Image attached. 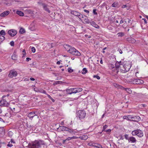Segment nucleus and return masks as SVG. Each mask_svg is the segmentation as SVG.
<instances>
[{"instance_id": "nucleus-1", "label": "nucleus", "mask_w": 148, "mask_h": 148, "mask_svg": "<svg viewBox=\"0 0 148 148\" xmlns=\"http://www.w3.org/2000/svg\"><path fill=\"white\" fill-rule=\"evenodd\" d=\"M45 144L43 140H35L32 143L29 144V148H39L42 145Z\"/></svg>"}, {"instance_id": "nucleus-2", "label": "nucleus", "mask_w": 148, "mask_h": 148, "mask_svg": "<svg viewBox=\"0 0 148 148\" xmlns=\"http://www.w3.org/2000/svg\"><path fill=\"white\" fill-rule=\"evenodd\" d=\"M82 88H71L66 90L67 92L69 94H71L72 93H76L82 91Z\"/></svg>"}, {"instance_id": "nucleus-3", "label": "nucleus", "mask_w": 148, "mask_h": 148, "mask_svg": "<svg viewBox=\"0 0 148 148\" xmlns=\"http://www.w3.org/2000/svg\"><path fill=\"white\" fill-rule=\"evenodd\" d=\"M68 52L75 56H80L81 55L80 53L77 50L73 47H71V49L68 51Z\"/></svg>"}, {"instance_id": "nucleus-4", "label": "nucleus", "mask_w": 148, "mask_h": 148, "mask_svg": "<svg viewBox=\"0 0 148 148\" xmlns=\"http://www.w3.org/2000/svg\"><path fill=\"white\" fill-rule=\"evenodd\" d=\"M86 115V111L84 110H79L77 113V117L80 120L84 119Z\"/></svg>"}, {"instance_id": "nucleus-5", "label": "nucleus", "mask_w": 148, "mask_h": 148, "mask_svg": "<svg viewBox=\"0 0 148 148\" xmlns=\"http://www.w3.org/2000/svg\"><path fill=\"white\" fill-rule=\"evenodd\" d=\"M121 62H117L115 63V67L116 74H118L119 72V69H120V67H122V66H123Z\"/></svg>"}, {"instance_id": "nucleus-6", "label": "nucleus", "mask_w": 148, "mask_h": 148, "mask_svg": "<svg viewBox=\"0 0 148 148\" xmlns=\"http://www.w3.org/2000/svg\"><path fill=\"white\" fill-rule=\"evenodd\" d=\"M17 75V72L14 70H12L10 71L8 76L9 77L12 78L13 77H16Z\"/></svg>"}, {"instance_id": "nucleus-7", "label": "nucleus", "mask_w": 148, "mask_h": 148, "mask_svg": "<svg viewBox=\"0 0 148 148\" xmlns=\"http://www.w3.org/2000/svg\"><path fill=\"white\" fill-rule=\"evenodd\" d=\"M122 65L123 66H122V67H124L125 68V69L123 70V72H127L131 68V66L129 64V62H126V64L123 63Z\"/></svg>"}, {"instance_id": "nucleus-8", "label": "nucleus", "mask_w": 148, "mask_h": 148, "mask_svg": "<svg viewBox=\"0 0 148 148\" xmlns=\"http://www.w3.org/2000/svg\"><path fill=\"white\" fill-rule=\"evenodd\" d=\"M88 145L90 146L97 148H103L101 145L93 143L92 142L89 143H88Z\"/></svg>"}, {"instance_id": "nucleus-9", "label": "nucleus", "mask_w": 148, "mask_h": 148, "mask_svg": "<svg viewBox=\"0 0 148 148\" xmlns=\"http://www.w3.org/2000/svg\"><path fill=\"white\" fill-rule=\"evenodd\" d=\"M59 128L62 131H67L70 133H72L73 132V130L69 128H68L66 126H60Z\"/></svg>"}, {"instance_id": "nucleus-10", "label": "nucleus", "mask_w": 148, "mask_h": 148, "mask_svg": "<svg viewBox=\"0 0 148 148\" xmlns=\"http://www.w3.org/2000/svg\"><path fill=\"white\" fill-rule=\"evenodd\" d=\"M9 105L8 102L5 99L1 100L0 101V106H2L8 107Z\"/></svg>"}, {"instance_id": "nucleus-11", "label": "nucleus", "mask_w": 148, "mask_h": 148, "mask_svg": "<svg viewBox=\"0 0 148 148\" xmlns=\"http://www.w3.org/2000/svg\"><path fill=\"white\" fill-rule=\"evenodd\" d=\"M8 33L12 37L14 36L17 34V32L14 29H10L8 31Z\"/></svg>"}, {"instance_id": "nucleus-12", "label": "nucleus", "mask_w": 148, "mask_h": 148, "mask_svg": "<svg viewBox=\"0 0 148 148\" xmlns=\"http://www.w3.org/2000/svg\"><path fill=\"white\" fill-rule=\"evenodd\" d=\"M140 118L139 116H132V118L131 120L135 122H138L140 121Z\"/></svg>"}, {"instance_id": "nucleus-13", "label": "nucleus", "mask_w": 148, "mask_h": 148, "mask_svg": "<svg viewBox=\"0 0 148 148\" xmlns=\"http://www.w3.org/2000/svg\"><path fill=\"white\" fill-rule=\"evenodd\" d=\"M42 5L43 8L48 13L50 12V10L48 8V5H47L43 3L42 4Z\"/></svg>"}, {"instance_id": "nucleus-14", "label": "nucleus", "mask_w": 148, "mask_h": 148, "mask_svg": "<svg viewBox=\"0 0 148 148\" xmlns=\"http://www.w3.org/2000/svg\"><path fill=\"white\" fill-rule=\"evenodd\" d=\"M35 116H37V115L35 114V112H32L29 113L28 114V117L29 118V119H30L32 120L33 117Z\"/></svg>"}, {"instance_id": "nucleus-15", "label": "nucleus", "mask_w": 148, "mask_h": 148, "mask_svg": "<svg viewBox=\"0 0 148 148\" xmlns=\"http://www.w3.org/2000/svg\"><path fill=\"white\" fill-rule=\"evenodd\" d=\"M140 79H131V82L134 84H140Z\"/></svg>"}, {"instance_id": "nucleus-16", "label": "nucleus", "mask_w": 148, "mask_h": 148, "mask_svg": "<svg viewBox=\"0 0 148 148\" xmlns=\"http://www.w3.org/2000/svg\"><path fill=\"white\" fill-rule=\"evenodd\" d=\"M10 12L9 11H6L0 14V16L1 17H5L6 16L8 15L10 13Z\"/></svg>"}, {"instance_id": "nucleus-17", "label": "nucleus", "mask_w": 148, "mask_h": 148, "mask_svg": "<svg viewBox=\"0 0 148 148\" xmlns=\"http://www.w3.org/2000/svg\"><path fill=\"white\" fill-rule=\"evenodd\" d=\"M129 142H131L132 143H134L136 142V138L133 137H130L129 139Z\"/></svg>"}, {"instance_id": "nucleus-18", "label": "nucleus", "mask_w": 148, "mask_h": 148, "mask_svg": "<svg viewBox=\"0 0 148 148\" xmlns=\"http://www.w3.org/2000/svg\"><path fill=\"white\" fill-rule=\"evenodd\" d=\"M77 17L81 20H84V18H86V16L84 15H83L80 13Z\"/></svg>"}, {"instance_id": "nucleus-19", "label": "nucleus", "mask_w": 148, "mask_h": 148, "mask_svg": "<svg viewBox=\"0 0 148 148\" xmlns=\"http://www.w3.org/2000/svg\"><path fill=\"white\" fill-rule=\"evenodd\" d=\"M143 131L140 130H138L137 136L139 137H141L143 136Z\"/></svg>"}, {"instance_id": "nucleus-20", "label": "nucleus", "mask_w": 148, "mask_h": 148, "mask_svg": "<svg viewBox=\"0 0 148 148\" xmlns=\"http://www.w3.org/2000/svg\"><path fill=\"white\" fill-rule=\"evenodd\" d=\"M127 40L130 43H134L136 42L135 40L132 38H128Z\"/></svg>"}, {"instance_id": "nucleus-21", "label": "nucleus", "mask_w": 148, "mask_h": 148, "mask_svg": "<svg viewBox=\"0 0 148 148\" xmlns=\"http://www.w3.org/2000/svg\"><path fill=\"white\" fill-rule=\"evenodd\" d=\"M132 118V116L130 115H128L127 116H123V119H126L128 120H131Z\"/></svg>"}, {"instance_id": "nucleus-22", "label": "nucleus", "mask_w": 148, "mask_h": 148, "mask_svg": "<svg viewBox=\"0 0 148 148\" xmlns=\"http://www.w3.org/2000/svg\"><path fill=\"white\" fill-rule=\"evenodd\" d=\"M79 138L82 140H86L88 138V136L87 135H84L80 136V137H79Z\"/></svg>"}, {"instance_id": "nucleus-23", "label": "nucleus", "mask_w": 148, "mask_h": 148, "mask_svg": "<svg viewBox=\"0 0 148 148\" xmlns=\"http://www.w3.org/2000/svg\"><path fill=\"white\" fill-rule=\"evenodd\" d=\"M71 13L74 15L77 16L79 14V13L75 11H72L71 12Z\"/></svg>"}, {"instance_id": "nucleus-24", "label": "nucleus", "mask_w": 148, "mask_h": 148, "mask_svg": "<svg viewBox=\"0 0 148 148\" xmlns=\"http://www.w3.org/2000/svg\"><path fill=\"white\" fill-rule=\"evenodd\" d=\"M91 25L95 27H96L97 28H99V27L94 22L92 21L91 22Z\"/></svg>"}, {"instance_id": "nucleus-25", "label": "nucleus", "mask_w": 148, "mask_h": 148, "mask_svg": "<svg viewBox=\"0 0 148 148\" xmlns=\"http://www.w3.org/2000/svg\"><path fill=\"white\" fill-rule=\"evenodd\" d=\"M16 13L21 16H23L24 15V13L20 11H16Z\"/></svg>"}, {"instance_id": "nucleus-26", "label": "nucleus", "mask_w": 148, "mask_h": 148, "mask_svg": "<svg viewBox=\"0 0 148 148\" xmlns=\"http://www.w3.org/2000/svg\"><path fill=\"white\" fill-rule=\"evenodd\" d=\"M138 130H136L132 131V134L133 136L137 135Z\"/></svg>"}, {"instance_id": "nucleus-27", "label": "nucleus", "mask_w": 148, "mask_h": 148, "mask_svg": "<svg viewBox=\"0 0 148 148\" xmlns=\"http://www.w3.org/2000/svg\"><path fill=\"white\" fill-rule=\"evenodd\" d=\"M129 94H131L132 93V91L130 88H123Z\"/></svg>"}, {"instance_id": "nucleus-28", "label": "nucleus", "mask_w": 148, "mask_h": 148, "mask_svg": "<svg viewBox=\"0 0 148 148\" xmlns=\"http://www.w3.org/2000/svg\"><path fill=\"white\" fill-rule=\"evenodd\" d=\"M71 47H72L68 45H66L64 46V48L68 52L69 50Z\"/></svg>"}, {"instance_id": "nucleus-29", "label": "nucleus", "mask_w": 148, "mask_h": 148, "mask_svg": "<svg viewBox=\"0 0 148 148\" xmlns=\"http://www.w3.org/2000/svg\"><path fill=\"white\" fill-rule=\"evenodd\" d=\"M12 59L13 60H16L17 58L16 56V54L13 53L12 55L11 56Z\"/></svg>"}, {"instance_id": "nucleus-30", "label": "nucleus", "mask_w": 148, "mask_h": 148, "mask_svg": "<svg viewBox=\"0 0 148 148\" xmlns=\"http://www.w3.org/2000/svg\"><path fill=\"white\" fill-rule=\"evenodd\" d=\"M117 35L118 37H121L124 36L125 35V34L124 32H121L118 33Z\"/></svg>"}, {"instance_id": "nucleus-31", "label": "nucleus", "mask_w": 148, "mask_h": 148, "mask_svg": "<svg viewBox=\"0 0 148 148\" xmlns=\"http://www.w3.org/2000/svg\"><path fill=\"white\" fill-rule=\"evenodd\" d=\"M83 72H82V74H85L87 72V70L86 68H84L82 70Z\"/></svg>"}, {"instance_id": "nucleus-32", "label": "nucleus", "mask_w": 148, "mask_h": 148, "mask_svg": "<svg viewBox=\"0 0 148 148\" xmlns=\"http://www.w3.org/2000/svg\"><path fill=\"white\" fill-rule=\"evenodd\" d=\"M5 39V37L2 35H0V42H2Z\"/></svg>"}, {"instance_id": "nucleus-33", "label": "nucleus", "mask_w": 148, "mask_h": 148, "mask_svg": "<svg viewBox=\"0 0 148 148\" xmlns=\"http://www.w3.org/2000/svg\"><path fill=\"white\" fill-rule=\"evenodd\" d=\"M1 35L5 36V33L4 30H2L0 32Z\"/></svg>"}, {"instance_id": "nucleus-34", "label": "nucleus", "mask_w": 148, "mask_h": 148, "mask_svg": "<svg viewBox=\"0 0 148 148\" xmlns=\"http://www.w3.org/2000/svg\"><path fill=\"white\" fill-rule=\"evenodd\" d=\"M25 29L23 28H21L19 32L21 33V34H22L25 33Z\"/></svg>"}, {"instance_id": "nucleus-35", "label": "nucleus", "mask_w": 148, "mask_h": 148, "mask_svg": "<svg viewBox=\"0 0 148 148\" xmlns=\"http://www.w3.org/2000/svg\"><path fill=\"white\" fill-rule=\"evenodd\" d=\"M118 5L117 3L114 2V3L112 5V6L113 7H116Z\"/></svg>"}, {"instance_id": "nucleus-36", "label": "nucleus", "mask_w": 148, "mask_h": 148, "mask_svg": "<svg viewBox=\"0 0 148 148\" xmlns=\"http://www.w3.org/2000/svg\"><path fill=\"white\" fill-rule=\"evenodd\" d=\"M115 67V66H114V65L113 64H111L109 66V68L111 70H113V69H114V67Z\"/></svg>"}, {"instance_id": "nucleus-37", "label": "nucleus", "mask_w": 148, "mask_h": 148, "mask_svg": "<svg viewBox=\"0 0 148 148\" xmlns=\"http://www.w3.org/2000/svg\"><path fill=\"white\" fill-rule=\"evenodd\" d=\"M69 73H72L73 71V69L70 68H69L67 69Z\"/></svg>"}, {"instance_id": "nucleus-38", "label": "nucleus", "mask_w": 148, "mask_h": 148, "mask_svg": "<svg viewBox=\"0 0 148 148\" xmlns=\"http://www.w3.org/2000/svg\"><path fill=\"white\" fill-rule=\"evenodd\" d=\"M84 21L85 22L87 23H89V21L88 18H87V17L86 18H84Z\"/></svg>"}, {"instance_id": "nucleus-39", "label": "nucleus", "mask_w": 148, "mask_h": 148, "mask_svg": "<svg viewBox=\"0 0 148 148\" xmlns=\"http://www.w3.org/2000/svg\"><path fill=\"white\" fill-rule=\"evenodd\" d=\"M97 10L96 9H94L93 10V13L94 14L97 15V13L96 12Z\"/></svg>"}, {"instance_id": "nucleus-40", "label": "nucleus", "mask_w": 148, "mask_h": 148, "mask_svg": "<svg viewBox=\"0 0 148 148\" xmlns=\"http://www.w3.org/2000/svg\"><path fill=\"white\" fill-rule=\"evenodd\" d=\"M94 78H96L97 79H100V77L98 75H94L93 76Z\"/></svg>"}, {"instance_id": "nucleus-41", "label": "nucleus", "mask_w": 148, "mask_h": 148, "mask_svg": "<svg viewBox=\"0 0 148 148\" xmlns=\"http://www.w3.org/2000/svg\"><path fill=\"white\" fill-rule=\"evenodd\" d=\"M48 97L53 102H54L55 101V100L53 99L49 95H48Z\"/></svg>"}, {"instance_id": "nucleus-42", "label": "nucleus", "mask_w": 148, "mask_h": 148, "mask_svg": "<svg viewBox=\"0 0 148 148\" xmlns=\"http://www.w3.org/2000/svg\"><path fill=\"white\" fill-rule=\"evenodd\" d=\"M124 136L125 137V138L126 140H129V137L128 135L127 134H125L124 135Z\"/></svg>"}, {"instance_id": "nucleus-43", "label": "nucleus", "mask_w": 148, "mask_h": 148, "mask_svg": "<svg viewBox=\"0 0 148 148\" xmlns=\"http://www.w3.org/2000/svg\"><path fill=\"white\" fill-rule=\"evenodd\" d=\"M124 69H125V68L124 67H120V70L122 72V73H125L126 72H123V70H124Z\"/></svg>"}, {"instance_id": "nucleus-44", "label": "nucleus", "mask_w": 148, "mask_h": 148, "mask_svg": "<svg viewBox=\"0 0 148 148\" xmlns=\"http://www.w3.org/2000/svg\"><path fill=\"white\" fill-rule=\"evenodd\" d=\"M40 92L41 93L45 94L46 95L47 94L46 91L44 90H41Z\"/></svg>"}, {"instance_id": "nucleus-45", "label": "nucleus", "mask_w": 148, "mask_h": 148, "mask_svg": "<svg viewBox=\"0 0 148 148\" xmlns=\"http://www.w3.org/2000/svg\"><path fill=\"white\" fill-rule=\"evenodd\" d=\"M13 145L12 144V143H11L10 142H9L8 144L7 145V146L9 147H12Z\"/></svg>"}, {"instance_id": "nucleus-46", "label": "nucleus", "mask_w": 148, "mask_h": 148, "mask_svg": "<svg viewBox=\"0 0 148 148\" xmlns=\"http://www.w3.org/2000/svg\"><path fill=\"white\" fill-rule=\"evenodd\" d=\"M107 127L108 125H105L103 127V130L104 131H105V129Z\"/></svg>"}, {"instance_id": "nucleus-47", "label": "nucleus", "mask_w": 148, "mask_h": 148, "mask_svg": "<svg viewBox=\"0 0 148 148\" xmlns=\"http://www.w3.org/2000/svg\"><path fill=\"white\" fill-rule=\"evenodd\" d=\"M35 51H36V49H35V47H33L32 48V52L33 53H34L35 52Z\"/></svg>"}, {"instance_id": "nucleus-48", "label": "nucleus", "mask_w": 148, "mask_h": 148, "mask_svg": "<svg viewBox=\"0 0 148 148\" xmlns=\"http://www.w3.org/2000/svg\"><path fill=\"white\" fill-rule=\"evenodd\" d=\"M10 44L12 46H13L14 45V42L13 41H12L10 42Z\"/></svg>"}, {"instance_id": "nucleus-49", "label": "nucleus", "mask_w": 148, "mask_h": 148, "mask_svg": "<svg viewBox=\"0 0 148 148\" xmlns=\"http://www.w3.org/2000/svg\"><path fill=\"white\" fill-rule=\"evenodd\" d=\"M128 18H127L124 20V21L125 22V23H127V22H128Z\"/></svg>"}, {"instance_id": "nucleus-50", "label": "nucleus", "mask_w": 148, "mask_h": 148, "mask_svg": "<svg viewBox=\"0 0 148 148\" xmlns=\"http://www.w3.org/2000/svg\"><path fill=\"white\" fill-rule=\"evenodd\" d=\"M140 84H142L144 83V81L143 80L140 79Z\"/></svg>"}, {"instance_id": "nucleus-51", "label": "nucleus", "mask_w": 148, "mask_h": 148, "mask_svg": "<svg viewBox=\"0 0 148 148\" xmlns=\"http://www.w3.org/2000/svg\"><path fill=\"white\" fill-rule=\"evenodd\" d=\"M57 82H58V81L54 82L53 83V85L54 86H55V85H56L57 84H58V83Z\"/></svg>"}, {"instance_id": "nucleus-52", "label": "nucleus", "mask_w": 148, "mask_h": 148, "mask_svg": "<svg viewBox=\"0 0 148 148\" xmlns=\"http://www.w3.org/2000/svg\"><path fill=\"white\" fill-rule=\"evenodd\" d=\"M142 20L144 21V22L145 24L147 23V20L145 18H143Z\"/></svg>"}, {"instance_id": "nucleus-53", "label": "nucleus", "mask_w": 148, "mask_h": 148, "mask_svg": "<svg viewBox=\"0 0 148 148\" xmlns=\"http://www.w3.org/2000/svg\"><path fill=\"white\" fill-rule=\"evenodd\" d=\"M127 25H126V24H125V23H124L123 25V28H125L126 27Z\"/></svg>"}, {"instance_id": "nucleus-54", "label": "nucleus", "mask_w": 148, "mask_h": 148, "mask_svg": "<svg viewBox=\"0 0 148 148\" xmlns=\"http://www.w3.org/2000/svg\"><path fill=\"white\" fill-rule=\"evenodd\" d=\"M84 11L85 12H86L88 14L89 13V11L88 10H86V9L84 10Z\"/></svg>"}, {"instance_id": "nucleus-55", "label": "nucleus", "mask_w": 148, "mask_h": 148, "mask_svg": "<svg viewBox=\"0 0 148 148\" xmlns=\"http://www.w3.org/2000/svg\"><path fill=\"white\" fill-rule=\"evenodd\" d=\"M71 138L72 139H77L78 138V137L75 136H73V137H71Z\"/></svg>"}, {"instance_id": "nucleus-56", "label": "nucleus", "mask_w": 148, "mask_h": 148, "mask_svg": "<svg viewBox=\"0 0 148 148\" xmlns=\"http://www.w3.org/2000/svg\"><path fill=\"white\" fill-rule=\"evenodd\" d=\"M10 108H11V109L12 110V111H15V108L14 107H12Z\"/></svg>"}, {"instance_id": "nucleus-57", "label": "nucleus", "mask_w": 148, "mask_h": 148, "mask_svg": "<svg viewBox=\"0 0 148 148\" xmlns=\"http://www.w3.org/2000/svg\"><path fill=\"white\" fill-rule=\"evenodd\" d=\"M71 139H72L71 137H69L67 138L66 139V140H69Z\"/></svg>"}, {"instance_id": "nucleus-58", "label": "nucleus", "mask_w": 148, "mask_h": 148, "mask_svg": "<svg viewBox=\"0 0 148 148\" xmlns=\"http://www.w3.org/2000/svg\"><path fill=\"white\" fill-rule=\"evenodd\" d=\"M11 143H14L15 142L14 141V140L13 139H11L10 141V142Z\"/></svg>"}, {"instance_id": "nucleus-59", "label": "nucleus", "mask_w": 148, "mask_h": 148, "mask_svg": "<svg viewBox=\"0 0 148 148\" xmlns=\"http://www.w3.org/2000/svg\"><path fill=\"white\" fill-rule=\"evenodd\" d=\"M31 60V59L30 58H26V61L27 62L29 61V60Z\"/></svg>"}, {"instance_id": "nucleus-60", "label": "nucleus", "mask_w": 148, "mask_h": 148, "mask_svg": "<svg viewBox=\"0 0 148 148\" xmlns=\"http://www.w3.org/2000/svg\"><path fill=\"white\" fill-rule=\"evenodd\" d=\"M112 71H114L116 73V69H115V67H114V69H113V70H112Z\"/></svg>"}, {"instance_id": "nucleus-61", "label": "nucleus", "mask_w": 148, "mask_h": 148, "mask_svg": "<svg viewBox=\"0 0 148 148\" xmlns=\"http://www.w3.org/2000/svg\"><path fill=\"white\" fill-rule=\"evenodd\" d=\"M30 80L31 81H34V80H35V79L34 78H33L31 77L30 78Z\"/></svg>"}, {"instance_id": "nucleus-62", "label": "nucleus", "mask_w": 148, "mask_h": 148, "mask_svg": "<svg viewBox=\"0 0 148 148\" xmlns=\"http://www.w3.org/2000/svg\"><path fill=\"white\" fill-rule=\"evenodd\" d=\"M111 131V130H110V129H108L107 130H105V131H106V132H110Z\"/></svg>"}, {"instance_id": "nucleus-63", "label": "nucleus", "mask_w": 148, "mask_h": 148, "mask_svg": "<svg viewBox=\"0 0 148 148\" xmlns=\"http://www.w3.org/2000/svg\"><path fill=\"white\" fill-rule=\"evenodd\" d=\"M119 52L121 54H122L123 53L121 49L119 50Z\"/></svg>"}, {"instance_id": "nucleus-64", "label": "nucleus", "mask_w": 148, "mask_h": 148, "mask_svg": "<svg viewBox=\"0 0 148 148\" xmlns=\"http://www.w3.org/2000/svg\"><path fill=\"white\" fill-rule=\"evenodd\" d=\"M66 139L65 140H63V144H64L65 143V142L66 141Z\"/></svg>"}]
</instances>
